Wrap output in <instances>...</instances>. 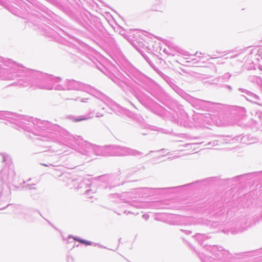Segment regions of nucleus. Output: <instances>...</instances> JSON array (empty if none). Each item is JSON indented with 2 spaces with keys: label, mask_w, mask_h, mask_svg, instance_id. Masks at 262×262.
Returning <instances> with one entry per match:
<instances>
[{
  "label": "nucleus",
  "mask_w": 262,
  "mask_h": 262,
  "mask_svg": "<svg viewBox=\"0 0 262 262\" xmlns=\"http://www.w3.org/2000/svg\"><path fill=\"white\" fill-rule=\"evenodd\" d=\"M86 120V118H75V119H73V121L76 122H79V121Z\"/></svg>",
  "instance_id": "f257e3e1"
},
{
  "label": "nucleus",
  "mask_w": 262,
  "mask_h": 262,
  "mask_svg": "<svg viewBox=\"0 0 262 262\" xmlns=\"http://www.w3.org/2000/svg\"><path fill=\"white\" fill-rule=\"evenodd\" d=\"M78 241H79L81 243H84V244H85L87 245H91V243L90 242H85V241H84L83 240H78Z\"/></svg>",
  "instance_id": "f03ea898"
}]
</instances>
